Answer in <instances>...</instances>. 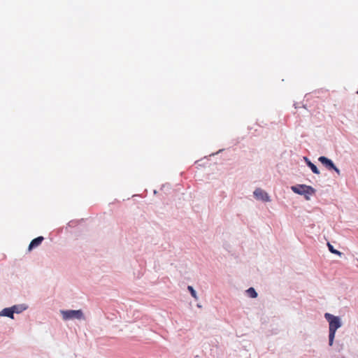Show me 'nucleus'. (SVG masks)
Returning a JSON list of instances; mask_svg holds the SVG:
<instances>
[{"mask_svg": "<svg viewBox=\"0 0 358 358\" xmlns=\"http://www.w3.org/2000/svg\"><path fill=\"white\" fill-rule=\"evenodd\" d=\"M15 309V306H13L11 308H6L2 310V311L0 313V315L1 316H6L10 318H13V314Z\"/></svg>", "mask_w": 358, "mask_h": 358, "instance_id": "obj_6", "label": "nucleus"}, {"mask_svg": "<svg viewBox=\"0 0 358 358\" xmlns=\"http://www.w3.org/2000/svg\"><path fill=\"white\" fill-rule=\"evenodd\" d=\"M305 161L308 164V161H310L307 157H304Z\"/></svg>", "mask_w": 358, "mask_h": 358, "instance_id": "obj_12", "label": "nucleus"}, {"mask_svg": "<svg viewBox=\"0 0 358 358\" xmlns=\"http://www.w3.org/2000/svg\"><path fill=\"white\" fill-rule=\"evenodd\" d=\"M318 160L324 165L328 169L334 170L338 175L340 174V170L334 165L333 162L330 160L329 159L327 158L326 157L322 156L320 157Z\"/></svg>", "mask_w": 358, "mask_h": 358, "instance_id": "obj_4", "label": "nucleus"}, {"mask_svg": "<svg viewBox=\"0 0 358 358\" xmlns=\"http://www.w3.org/2000/svg\"><path fill=\"white\" fill-rule=\"evenodd\" d=\"M357 94H358V90H357Z\"/></svg>", "mask_w": 358, "mask_h": 358, "instance_id": "obj_13", "label": "nucleus"}, {"mask_svg": "<svg viewBox=\"0 0 358 358\" xmlns=\"http://www.w3.org/2000/svg\"><path fill=\"white\" fill-rule=\"evenodd\" d=\"M324 317L329 323V344L330 346H331L334 343L336 331L338 328L341 327V322L338 317L334 316L328 313H325Z\"/></svg>", "mask_w": 358, "mask_h": 358, "instance_id": "obj_1", "label": "nucleus"}, {"mask_svg": "<svg viewBox=\"0 0 358 358\" xmlns=\"http://www.w3.org/2000/svg\"><path fill=\"white\" fill-rule=\"evenodd\" d=\"M291 189L296 194L305 195L306 199H309L308 195H312L315 192V190L311 186L306 185H298L296 186H292Z\"/></svg>", "mask_w": 358, "mask_h": 358, "instance_id": "obj_2", "label": "nucleus"}, {"mask_svg": "<svg viewBox=\"0 0 358 358\" xmlns=\"http://www.w3.org/2000/svg\"><path fill=\"white\" fill-rule=\"evenodd\" d=\"M254 196L258 200L267 201L268 199L267 193L259 188L255 189Z\"/></svg>", "mask_w": 358, "mask_h": 358, "instance_id": "obj_5", "label": "nucleus"}, {"mask_svg": "<svg viewBox=\"0 0 358 358\" xmlns=\"http://www.w3.org/2000/svg\"><path fill=\"white\" fill-rule=\"evenodd\" d=\"M43 240V236H38V237L34 238V240H32L29 245V250H30L32 248H36V247L38 246L39 245H41Z\"/></svg>", "mask_w": 358, "mask_h": 358, "instance_id": "obj_7", "label": "nucleus"}, {"mask_svg": "<svg viewBox=\"0 0 358 358\" xmlns=\"http://www.w3.org/2000/svg\"><path fill=\"white\" fill-rule=\"evenodd\" d=\"M246 293L248 296L251 298H256L257 296V293L253 287H250L246 290Z\"/></svg>", "mask_w": 358, "mask_h": 358, "instance_id": "obj_8", "label": "nucleus"}, {"mask_svg": "<svg viewBox=\"0 0 358 358\" xmlns=\"http://www.w3.org/2000/svg\"><path fill=\"white\" fill-rule=\"evenodd\" d=\"M187 289L190 292V294L192 296V297H194L195 299H197L198 297L196 291L194 289V288L192 286H188Z\"/></svg>", "mask_w": 358, "mask_h": 358, "instance_id": "obj_11", "label": "nucleus"}, {"mask_svg": "<svg viewBox=\"0 0 358 358\" xmlns=\"http://www.w3.org/2000/svg\"><path fill=\"white\" fill-rule=\"evenodd\" d=\"M61 314L64 320L72 319L80 320L83 318V313L81 310H61Z\"/></svg>", "mask_w": 358, "mask_h": 358, "instance_id": "obj_3", "label": "nucleus"}, {"mask_svg": "<svg viewBox=\"0 0 358 358\" xmlns=\"http://www.w3.org/2000/svg\"><path fill=\"white\" fill-rule=\"evenodd\" d=\"M327 246H328V248H329V251H330L331 253H333V254H336V255H339V256H341V255H342V253H341L340 251H338V250H337L334 249V247H333L330 243H327Z\"/></svg>", "mask_w": 358, "mask_h": 358, "instance_id": "obj_10", "label": "nucleus"}, {"mask_svg": "<svg viewBox=\"0 0 358 358\" xmlns=\"http://www.w3.org/2000/svg\"><path fill=\"white\" fill-rule=\"evenodd\" d=\"M308 166L310 168V169L312 170V171L314 173L320 174V171H319L318 169L317 168V166L314 164H313L310 161H308Z\"/></svg>", "mask_w": 358, "mask_h": 358, "instance_id": "obj_9", "label": "nucleus"}]
</instances>
